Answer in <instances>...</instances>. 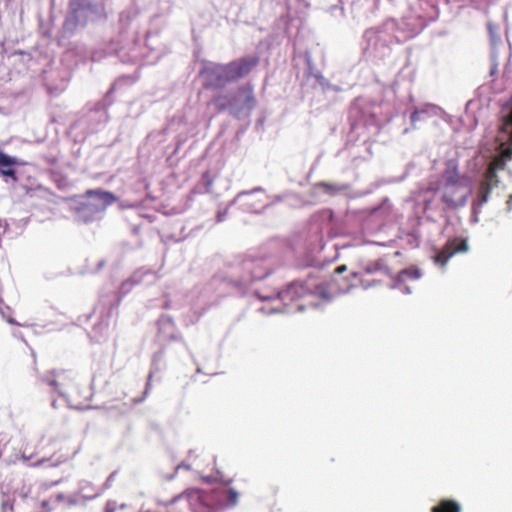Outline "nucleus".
Instances as JSON below:
<instances>
[{
  "label": "nucleus",
  "instance_id": "1",
  "mask_svg": "<svg viewBox=\"0 0 512 512\" xmlns=\"http://www.w3.org/2000/svg\"><path fill=\"white\" fill-rule=\"evenodd\" d=\"M259 64L257 56H245L226 64H211L200 71L205 89L222 88L247 77Z\"/></svg>",
  "mask_w": 512,
  "mask_h": 512
},
{
  "label": "nucleus",
  "instance_id": "2",
  "mask_svg": "<svg viewBox=\"0 0 512 512\" xmlns=\"http://www.w3.org/2000/svg\"><path fill=\"white\" fill-rule=\"evenodd\" d=\"M210 496L197 489H192L175 497L167 506V512H221L209 504Z\"/></svg>",
  "mask_w": 512,
  "mask_h": 512
},
{
  "label": "nucleus",
  "instance_id": "3",
  "mask_svg": "<svg viewBox=\"0 0 512 512\" xmlns=\"http://www.w3.org/2000/svg\"><path fill=\"white\" fill-rule=\"evenodd\" d=\"M354 275H362L361 284L364 288H370L381 284L386 278H391V271L382 259L366 264L360 272Z\"/></svg>",
  "mask_w": 512,
  "mask_h": 512
},
{
  "label": "nucleus",
  "instance_id": "4",
  "mask_svg": "<svg viewBox=\"0 0 512 512\" xmlns=\"http://www.w3.org/2000/svg\"><path fill=\"white\" fill-rule=\"evenodd\" d=\"M257 106V99L254 94V87L250 83H246L237 89L236 96L230 104L231 113L240 117L243 114H250Z\"/></svg>",
  "mask_w": 512,
  "mask_h": 512
},
{
  "label": "nucleus",
  "instance_id": "5",
  "mask_svg": "<svg viewBox=\"0 0 512 512\" xmlns=\"http://www.w3.org/2000/svg\"><path fill=\"white\" fill-rule=\"evenodd\" d=\"M316 294L326 297L325 290L322 286H316L315 290L312 291L306 284L301 282H294L290 284L285 290L279 293V297L283 300L297 301L300 299L307 300L306 305H316L312 298Z\"/></svg>",
  "mask_w": 512,
  "mask_h": 512
},
{
  "label": "nucleus",
  "instance_id": "6",
  "mask_svg": "<svg viewBox=\"0 0 512 512\" xmlns=\"http://www.w3.org/2000/svg\"><path fill=\"white\" fill-rule=\"evenodd\" d=\"M63 385L64 391L61 395L72 408L83 410L89 406L91 392L86 385L77 382L74 384L63 383Z\"/></svg>",
  "mask_w": 512,
  "mask_h": 512
},
{
  "label": "nucleus",
  "instance_id": "7",
  "mask_svg": "<svg viewBox=\"0 0 512 512\" xmlns=\"http://www.w3.org/2000/svg\"><path fill=\"white\" fill-rule=\"evenodd\" d=\"M38 447L40 451L37 452V454L43 452L46 447H51L52 450V453L49 456H43L38 461V464L50 462L52 466H58L67 462L71 458L69 449L61 442L51 439H43L40 441Z\"/></svg>",
  "mask_w": 512,
  "mask_h": 512
},
{
  "label": "nucleus",
  "instance_id": "8",
  "mask_svg": "<svg viewBox=\"0 0 512 512\" xmlns=\"http://www.w3.org/2000/svg\"><path fill=\"white\" fill-rule=\"evenodd\" d=\"M469 194L470 191L467 189L466 184L443 186L442 201L449 209H457L465 206Z\"/></svg>",
  "mask_w": 512,
  "mask_h": 512
},
{
  "label": "nucleus",
  "instance_id": "9",
  "mask_svg": "<svg viewBox=\"0 0 512 512\" xmlns=\"http://www.w3.org/2000/svg\"><path fill=\"white\" fill-rule=\"evenodd\" d=\"M468 251L467 240L460 237L449 239L444 247L440 249L434 256L436 264L444 267L448 260L457 253H464Z\"/></svg>",
  "mask_w": 512,
  "mask_h": 512
},
{
  "label": "nucleus",
  "instance_id": "10",
  "mask_svg": "<svg viewBox=\"0 0 512 512\" xmlns=\"http://www.w3.org/2000/svg\"><path fill=\"white\" fill-rule=\"evenodd\" d=\"M46 382L62 394L64 391L63 383L74 384L75 379L71 371L59 369L49 372L46 377Z\"/></svg>",
  "mask_w": 512,
  "mask_h": 512
},
{
  "label": "nucleus",
  "instance_id": "11",
  "mask_svg": "<svg viewBox=\"0 0 512 512\" xmlns=\"http://www.w3.org/2000/svg\"><path fill=\"white\" fill-rule=\"evenodd\" d=\"M17 165V159L0 151V174L16 180V172L13 167Z\"/></svg>",
  "mask_w": 512,
  "mask_h": 512
},
{
  "label": "nucleus",
  "instance_id": "12",
  "mask_svg": "<svg viewBox=\"0 0 512 512\" xmlns=\"http://www.w3.org/2000/svg\"><path fill=\"white\" fill-rule=\"evenodd\" d=\"M443 186H455L465 183V177L461 176L457 167L455 165H448V167L443 172Z\"/></svg>",
  "mask_w": 512,
  "mask_h": 512
},
{
  "label": "nucleus",
  "instance_id": "13",
  "mask_svg": "<svg viewBox=\"0 0 512 512\" xmlns=\"http://www.w3.org/2000/svg\"><path fill=\"white\" fill-rule=\"evenodd\" d=\"M86 194L89 197H96L100 201L101 209L105 208L107 205H110L115 201L114 195L107 191L88 190Z\"/></svg>",
  "mask_w": 512,
  "mask_h": 512
},
{
  "label": "nucleus",
  "instance_id": "14",
  "mask_svg": "<svg viewBox=\"0 0 512 512\" xmlns=\"http://www.w3.org/2000/svg\"><path fill=\"white\" fill-rule=\"evenodd\" d=\"M494 188L493 185L481 180L477 191V201L479 205H483L489 200L491 191Z\"/></svg>",
  "mask_w": 512,
  "mask_h": 512
},
{
  "label": "nucleus",
  "instance_id": "15",
  "mask_svg": "<svg viewBox=\"0 0 512 512\" xmlns=\"http://www.w3.org/2000/svg\"><path fill=\"white\" fill-rule=\"evenodd\" d=\"M460 510V505L456 501L446 499L432 508V512H460Z\"/></svg>",
  "mask_w": 512,
  "mask_h": 512
},
{
  "label": "nucleus",
  "instance_id": "16",
  "mask_svg": "<svg viewBox=\"0 0 512 512\" xmlns=\"http://www.w3.org/2000/svg\"><path fill=\"white\" fill-rule=\"evenodd\" d=\"M482 180L493 185L494 187H498V185L500 183L497 171L493 170L492 168L486 169Z\"/></svg>",
  "mask_w": 512,
  "mask_h": 512
},
{
  "label": "nucleus",
  "instance_id": "17",
  "mask_svg": "<svg viewBox=\"0 0 512 512\" xmlns=\"http://www.w3.org/2000/svg\"><path fill=\"white\" fill-rule=\"evenodd\" d=\"M224 498L228 506H235L239 500V493L235 489L229 488L225 491Z\"/></svg>",
  "mask_w": 512,
  "mask_h": 512
},
{
  "label": "nucleus",
  "instance_id": "18",
  "mask_svg": "<svg viewBox=\"0 0 512 512\" xmlns=\"http://www.w3.org/2000/svg\"><path fill=\"white\" fill-rule=\"evenodd\" d=\"M505 167H506V160L501 155L494 157L488 165V168H492L493 170H496L497 172L499 170H504Z\"/></svg>",
  "mask_w": 512,
  "mask_h": 512
},
{
  "label": "nucleus",
  "instance_id": "19",
  "mask_svg": "<svg viewBox=\"0 0 512 512\" xmlns=\"http://www.w3.org/2000/svg\"><path fill=\"white\" fill-rule=\"evenodd\" d=\"M126 508V504H118L114 500H109L106 502L104 507V512H117L118 510H123Z\"/></svg>",
  "mask_w": 512,
  "mask_h": 512
},
{
  "label": "nucleus",
  "instance_id": "20",
  "mask_svg": "<svg viewBox=\"0 0 512 512\" xmlns=\"http://www.w3.org/2000/svg\"><path fill=\"white\" fill-rule=\"evenodd\" d=\"M214 102L216 104V108L218 112H223L228 108V103L225 100V97L218 96L214 98Z\"/></svg>",
  "mask_w": 512,
  "mask_h": 512
},
{
  "label": "nucleus",
  "instance_id": "21",
  "mask_svg": "<svg viewBox=\"0 0 512 512\" xmlns=\"http://www.w3.org/2000/svg\"><path fill=\"white\" fill-rule=\"evenodd\" d=\"M202 182L205 185L207 191H209L214 183V177L209 171H206L202 174Z\"/></svg>",
  "mask_w": 512,
  "mask_h": 512
},
{
  "label": "nucleus",
  "instance_id": "22",
  "mask_svg": "<svg viewBox=\"0 0 512 512\" xmlns=\"http://www.w3.org/2000/svg\"><path fill=\"white\" fill-rule=\"evenodd\" d=\"M399 280H405L406 278L410 279H418L420 277L419 273L417 271H411V270H403L400 275H398Z\"/></svg>",
  "mask_w": 512,
  "mask_h": 512
},
{
  "label": "nucleus",
  "instance_id": "23",
  "mask_svg": "<svg viewBox=\"0 0 512 512\" xmlns=\"http://www.w3.org/2000/svg\"><path fill=\"white\" fill-rule=\"evenodd\" d=\"M420 113H421L420 111L415 110V111L411 114L410 119H411L412 124H415V123L420 119V117H419V116H420Z\"/></svg>",
  "mask_w": 512,
  "mask_h": 512
},
{
  "label": "nucleus",
  "instance_id": "24",
  "mask_svg": "<svg viewBox=\"0 0 512 512\" xmlns=\"http://www.w3.org/2000/svg\"><path fill=\"white\" fill-rule=\"evenodd\" d=\"M318 185L323 187L325 190H331L332 189V185L328 184V183H325V182L319 183Z\"/></svg>",
  "mask_w": 512,
  "mask_h": 512
},
{
  "label": "nucleus",
  "instance_id": "25",
  "mask_svg": "<svg viewBox=\"0 0 512 512\" xmlns=\"http://www.w3.org/2000/svg\"><path fill=\"white\" fill-rule=\"evenodd\" d=\"M41 506H42V508L46 509L47 511H50V510H51L50 505H49V502H48V501H46V500H45V501H42Z\"/></svg>",
  "mask_w": 512,
  "mask_h": 512
},
{
  "label": "nucleus",
  "instance_id": "26",
  "mask_svg": "<svg viewBox=\"0 0 512 512\" xmlns=\"http://www.w3.org/2000/svg\"><path fill=\"white\" fill-rule=\"evenodd\" d=\"M26 452H27V449H25V450H24L22 457H23L25 460H29V459H31V458L33 457V454H32V453H30L29 455H26Z\"/></svg>",
  "mask_w": 512,
  "mask_h": 512
},
{
  "label": "nucleus",
  "instance_id": "27",
  "mask_svg": "<svg viewBox=\"0 0 512 512\" xmlns=\"http://www.w3.org/2000/svg\"><path fill=\"white\" fill-rule=\"evenodd\" d=\"M346 270V266L345 265H342V266H339L336 268V272L337 273H342Z\"/></svg>",
  "mask_w": 512,
  "mask_h": 512
},
{
  "label": "nucleus",
  "instance_id": "28",
  "mask_svg": "<svg viewBox=\"0 0 512 512\" xmlns=\"http://www.w3.org/2000/svg\"><path fill=\"white\" fill-rule=\"evenodd\" d=\"M265 275H255L254 277L257 278V279H260L262 277H264Z\"/></svg>",
  "mask_w": 512,
  "mask_h": 512
},
{
  "label": "nucleus",
  "instance_id": "29",
  "mask_svg": "<svg viewBox=\"0 0 512 512\" xmlns=\"http://www.w3.org/2000/svg\"><path fill=\"white\" fill-rule=\"evenodd\" d=\"M7 321H8L9 323H12V324L14 323V320H13V319H11V318H8V319H7Z\"/></svg>",
  "mask_w": 512,
  "mask_h": 512
}]
</instances>
